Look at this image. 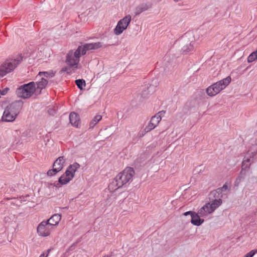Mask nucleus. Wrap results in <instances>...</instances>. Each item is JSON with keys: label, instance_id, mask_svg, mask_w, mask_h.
<instances>
[{"label": "nucleus", "instance_id": "1", "mask_svg": "<svg viewBox=\"0 0 257 257\" xmlns=\"http://www.w3.org/2000/svg\"><path fill=\"white\" fill-rule=\"evenodd\" d=\"M80 51V49H77L75 51H70L66 56V63L68 66L63 68L62 71L66 72L68 74H71L75 70L78 68L80 61V57L82 56Z\"/></svg>", "mask_w": 257, "mask_h": 257}, {"label": "nucleus", "instance_id": "2", "mask_svg": "<svg viewBox=\"0 0 257 257\" xmlns=\"http://www.w3.org/2000/svg\"><path fill=\"white\" fill-rule=\"evenodd\" d=\"M22 107L21 102H14L8 105L5 110L2 120L6 122H13L17 118Z\"/></svg>", "mask_w": 257, "mask_h": 257}, {"label": "nucleus", "instance_id": "3", "mask_svg": "<svg viewBox=\"0 0 257 257\" xmlns=\"http://www.w3.org/2000/svg\"><path fill=\"white\" fill-rule=\"evenodd\" d=\"M231 81V78L229 76L212 84L206 88L207 94L210 97L215 96L225 89L230 84Z\"/></svg>", "mask_w": 257, "mask_h": 257}, {"label": "nucleus", "instance_id": "4", "mask_svg": "<svg viewBox=\"0 0 257 257\" xmlns=\"http://www.w3.org/2000/svg\"><path fill=\"white\" fill-rule=\"evenodd\" d=\"M222 203L221 199H214L201 207L198 210V214L202 217H206L212 213Z\"/></svg>", "mask_w": 257, "mask_h": 257}, {"label": "nucleus", "instance_id": "5", "mask_svg": "<svg viewBox=\"0 0 257 257\" xmlns=\"http://www.w3.org/2000/svg\"><path fill=\"white\" fill-rule=\"evenodd\" d=\"M36 91V83L31 82L19 87L16 91L17 95L22 98H30Z\"/></svg>", "mask_w": 257, "mask_h": 257}, {"label": "nucleus", "instance_id": "6", "mask_svg": "<svg viewBox=\"0 0 257 257\" xmlns=\"http://www.w3.org/2000/svg\"><path fill=\"white\" fill-rule=\"evenodd\" d=\"M22 60V57L19 56L14 59H11L6 60L0 66V76H4L7 73L14 70L18 65L20 64Z\"/></svg>", "mask_w": 257, "mask_h": 257}, {"label": "nucleus", "instance_id": "7", "mask_svg": "<svg viewBox=\"0 0 257 257\" xmlns=\"http://www.w3.org/2000/svg\"><path fill=\"white\" fill-rule=\"evenodd\" d=\"M165 114V111H160L152 116L148 124L145 127L142 133H140V137H143L146 133L149 132L157 127L162 119V117Z\"/></svg>", "mask_w": 257, "mask_h": 257}, {"label": "nucleus", "instance_id": "8", "mask_svg": "<svg viewBox=\"0 0 257 257\" xmlns=\"http://www.w3.org/2000/svg\"><path fill=\"white\" fill-rule=\"evenodd\" d=\"M135 175V171L133 168L126 167L122 171L119 173L115 177L123 186L131 182Z\"/></svg>", "mask_w": 257, "mask_h": 257}, {"label": "nucleus", "instance_id": "9", "mask_svg": "<svg viewBox=\"0 0 257 257\" xmlns=\"http://www.w3.org/2000/svg\"><path fill=\"white\" fill-rule=\"evenodd\" d=\"M132 20L131 15H128L123 19L120 20L115 28L113 30V32L116 35H120L125 30H126L130 24Z\"/></svg>", "mask_w": 257, "mask_h": 257}, {"label": "nucleus", "instance_id": "10", "mask_svg": "<svg viewBox=\"0 0 257 257\" xmlns=\"http://www.w3.org/2000/svg\"><path fill=\"white\" fill-rule=\"evenodd\" d=\"M53 229L46 221H43L38 225L37 231L39 236L47 237L50 235Z\"/></svg>", "mask_w": 257, "mask_h": 257}, {"label": "nucleus", "instance_id": "11", "mask_svg": "<svg viewBox=\"0 0 257 257\" xmlns=\"http://www.w3.org/2000/svg\"><path fill=\"white\" fill-rule=\"evenodd\" d=\"M102 46L101 42H96L92 43H88L84 45L83 46H79L78 49H80V51L81 54L85 55L86 51L88 50H95L99 49Z\"/></svg>", "mask_w": 257, "mask_h": 257}, {"label": "nucleus", "instance_id": "12", "mask_svg": "<svg viewBox=\"0 0 257 257\" xmlns=\"http://www.w3.org/2000/svg\"><path fill=\"white\" fill-rule=\"evenodd\" d=\"M61 220V215L60 214H55L52 215L49 219L46 221L49 224L51 227L54 229L55 227H56L59 223Z\"/></svg>", "mask_w": 257, "mask_h": 257}, {"label": "nucleus", "instance_id": "13", "mask_svg": "<svg viewBox=\"0 0 257 257\" xmlns=\"http://www.w3.org/2000/svg\"><path fill=\"white\" fill-rule=\"evenodd\" d=\"M123 186L119 182L117 179L115 177L111 182L109 184L108 189L111 193H113L117 190L118 189L122 187Z\"/></svg>", "mask_w": 257, "mask_h": 257}, {"label": "nucleus", "instance_id": "14", "mask_svg": "<svg viewBox=\"0 0 257 257\" xmlns=\"http://www.w3.org/2000/svg\"><path fill=\"white\" fill-rule=\"evenodd\" d=\"M36 79L38 80L36 83L37 84L36 90H39V92L40 93L41 90L47 86L48 80L42 76L38 78L36 77Z\"/></svg>", "mask_w": 257, "mask_h": 257}, {"label": "nucleus", "instance_id": "15", "mask_svg": "<svg viewBox=\"0 0 257 257\" xmlns=\"http://www.w3.org/2000/svg\"><path fill=\"white\" fill-rule=\"evenodd\" d=\"M70 122L72 125L78 127L80 124L79 115L74 112H72L69 115Z\"/></svg>", "mask_w": 257, "mask_h": 257}, {"label": "nucleus", "instance_id": "16", "mask_svg": "<svg viewBox=\"0 0 257 257\" xmlns=\"http://www.w3.org/2000/svg\"><path fill=\"white\" fill-rule=\"evenodd\" d=\"M65 159L64 157H60L56 159L53 165V168H55L57 171H60L64 167Z\"/></svg>", "mask_w": 257, "mask_h": 257}, {"label": "nucleus", "instance_id": "17", "mask_svg": "<svg viewBox=\"0 0 257 257\" xmlns=\"http://www.w3.org/2000/svg\"><path fill=\"white\" fill-rule=\"evenodd\" d=\"M73 178L67 172L65 171V173L59 178L58 181L62 185H66L71 181Z\"/></svg>", "mask_w": 257, "mask_h": 257}, {"label": "nucleus", "instance_id": "18", "mask_svg": "<svg viewBox=\"0 0 257 257\" xmlns=\"http://www.w3.org/2000/svg\"><path fill=\"white\" fill-rule=\"evenodd\" d=\"M200 217L201 216L199 214H198V212L197 213L195 212L193 213L191 216V223L196 226L200 225L204 222V220L201 219Z\"/></svg>", "mask_w": 257, "mask_h": 257}, {"label": "nucleus", "instance_id": "19", "mask_svg": "<svg viewBox=\"0 0 257 257\" xmlns=\"http://www.w3.org/2000/svg\"><path fill=\"white\" fill-rule=\"evenodd\" d=\"M80 166L78 163H74L73 164L68 166L66 170L71 176L74 177L75 172L79 169Z\"/></svg>", "mask_w": 257, "mask_h": 257}, {"label": "nucleus", "instance_id": "20", "mask_svg": "<svg viewBox=\"0 0 257 257\" xmlns=\"http://www.w3.org/2000/svg\"><path fill=\"white\" fill-rule=\"evenodd\" d=\"M55 73L53 71H47V72H40L37 75V78L41 77V76L45 78H52L55 76Z\"/></svg>", "mask_w": 257, "mask_h": 257}, {"label": "nucleus", "instance_id": "21", "mask_svg": "<svg viewBox=\"0 0 257 257\" xmlns=\"http://www.w3.org/2000/svg\"><path fill=\"white\" fill-rule=\"evenodd\" d=\"M101 119L102 116L100 114L95 116L89 123L90 127L93 128Z\"/></svg>", "mask_w": 257, "mask_h": 257}, {"label": "nucleus", "instance_id": "22", "mask_svg": "<svg viewBox=\"0 0 257 257\" xmlns=\"http://www.w3.org/2000/svg\"><path fill=\"white\" fill-rule=\"evenodd\" d=\"M257 60V52H253L247 57L248 63H251Z\"/></svg>", "mask_w": 257, "mask_h": 257}, {"label": "nucleus", "instance_id": "23", "mask_svg": "<svg viewBox=\"0 0 257 257\" xmlns=\"http://www.w3.org/2000/svg\"><path fill=\"white\" fill-rule=\"evenodd\" d=\"M75 83L78 87L82 90L85 86V81L83 79H77L75 80Z\"/></svg>", "mask_w": 257, "mask_h": 257}, {"label": "nucleus", "instance_id": "24", "mask_svg": "<svg viewBox=\"0 0 257 257\" xmlns=\"http://www.w3.org/2000/svg\"><path fill=\"white\" fill-rule=\"evenodd\" d=\"M250 164V159H245L242 162V167L243 169H246L249 168Z\"/></svg>", "mask_w": 257, "mask_h": 257}, {"label": "nucleus", "instance_id": "25", "mask_svg": "<svg viewBox=\"0 0 257 257\" xmlns=\"http://www.w3.org/2000/svg\"><path fill=\"white\" fill-rule=\"evenodd\" d=\"M59 172V171H57V169H56L55 168H53L52 169L49 170L47 172V175L49 176H52L56 174Z\"/></svg>", "mask_w": 257, "mask_h": 257}, {"label": "nucleus", "instance_id": "26", "mask_svg": "<svg viewBox=\"0 0 257 257\" xmlns=\"http://www.w3.org/2000/svg\"><path fill=\"white\" fill-rule=\"evenodd\" d=\"M255 253H257V249L251 250L247 253L244 257H253Z\"/></svg>", "mask_w": 257, "mask_h": 257}, {"label": "nucleus", "instance_id": "27", "mask_svg": "<svg viewBox=\"0 0 257 257\" xmlns=\"http://www.w3.org/2000/svg\"><path fill=\"white\" fill-rule=\"evenodd\" d=\"M228 189V186L226 184H224L222 187L218 188L216 190L217 193H221L222 191H225Z\"/></svg>", "mask_w": 257, "mask_h": 257}, {"label": "nucleus", "instance_id": "28", "mask_svg": "<svg viewBox=\"0 0 257 257\" xmlns=\"http://www.w3.org/2000/svg\"><path fill=\"white\" fill-rule=\"evenodd\" d=\"M50 249H48L47 253L45 254L44 253H42L39 257H48L50 253Z\"/></svg>", "mask_w": 257, "mask_h": 257}, {"label": "nucleus", "instance_id": "29", "mask_svg": "<svg viewBox=\"0 0 257 257\" xmlns=\"http://www.w3.org/2000/svg\"><path fill=\"white\" fill-rule=\"evenodd\" d=\"M195 212H192V211H187V212H186L184 213V215L185 216H187L188 215H190L191 216H192L193 214Z\"/></svg>", "mask_w": 257, "mask_h": 257}, {"label": "nucleus", "instance_id": "30", "mask_svg": "<svg viewBox=\"0 0 257 257\" xmlns=\"http://www.w3.org/2000/svg\"><path fill=\"white\" fill-rule=\"evenodd\" d=\"M1 94L2 95H5V92H4V91H3V92H1Z\"/></svg>", "mask_w": 257, "mask_h": 257}, {"label": "nucleus", "instance_id": "31", "mask_svg": "<svg viewBox=\"0 0 257 257\" xmlns=\"http://www.w3.org/2000/svg\"><path fill=\"white\" fill-rule=\"evenodd\" d=\"M103 257H110V255H104V256H103Z\"/></svg>", "mask_w": 257, "mask_h": 257}]
</instances>
